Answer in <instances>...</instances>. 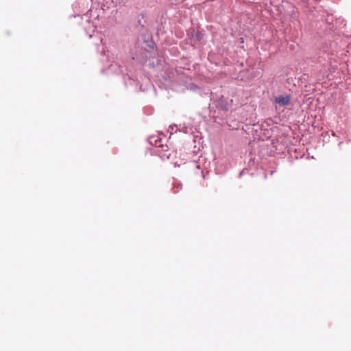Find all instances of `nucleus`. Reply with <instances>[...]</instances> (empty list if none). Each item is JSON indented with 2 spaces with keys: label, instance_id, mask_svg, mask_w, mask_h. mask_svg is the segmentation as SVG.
<instances>
[{
  "label": "nucleus",
  "instance_id": "f257e3e1",
  "mask_svg": "<svg viewBox=\"0 0 351 351\" xmlns=\"http://www.w3.org/2000/svg\"><path fill=\"white\" fill-rule=\"evenodd\" d=\"M290 97L280 95L278 97H276L275 98V102L280 105V106H287L290 103Z\"/></svg>",
  "mask_w": 351,
  "mask_h": 351
},
{
  "label": "nucleus",
  "instance_id": "f03ea898",
  "mask_svg": "<svg viewBox=\"0 0 351 351\" xmlns=\"http://www.w3.org/2000/svg\"><path fill=\"white\" fill-rule=\"evenodd\" d=\"M193 166H194L197 170L199 169V166L197 164H196L195 162L193 163Z\"/></svg>",
  "mask_w": 351,
  "mask_h": 351
},
{
  "label": "nucleus",
  "instance_id": "7ed1b4c3",
  "mask_svg": "<svg viewBox=\"0 0 351 351\" xmlns=\"http://www.w3.org/2000/svg\"><path fill=\"white\" fill-rule=\"evenodd\" d=\"M174 166H175L176 167H179L180 166V165L178 164V162H175V163H174Z\"/></svg>",
  "mask_w": 351,
  "mask_h": 351
}]
</instances>
